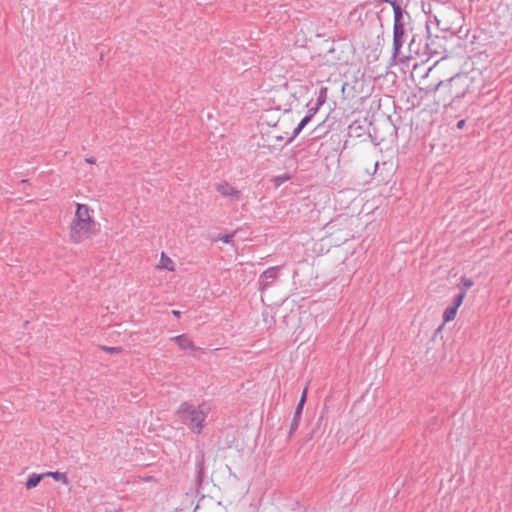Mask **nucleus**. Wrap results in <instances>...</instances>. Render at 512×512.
I'll return each instance as SVG.
<instances>
[{
    "instance_id": "nucleus-7",
    "label": "nucleus",
    "mask_w": 512,
    "mask_h": 512,
    "mask_svg": "<svg viewBox=\"0 0 512 512\" xmlns=\"http://www.w3.org/2000/svg\"><path fill=\"white\" fill-rule=\"evenodd\" d=\"M155 268L160 271H168L175 272L176 271V262L165 252L160 253L159 261L157 262Z\"/></svg>"
},
{
    "instance_id": "nucleus-15",
    "label": "nucleus",
    "mask_w": 512,
    "mask_h": 512,
    "mask_svg": "<svg viewBox=\"0 0 512 512\" xmlns=\"http://www.w3.org/2000/svg\"><path fill=\"white\" fill-rule=\"evenodd\" d=\"M306 394H307V388H305L304 391H303L302 397L300 399V403H305Z\"/></svg>"
},
{
    "instance_id": "nucleus-20",
    "label": "nucleus",
    "mask_w": 512,
    "mask_h": 512,
    "mask_svg": "<svg viewBox=\"0 0 512 512\" xmlns=\"http://www.w3.org/2000/svg\"><path fill=\"white\" fill-rule=\"evenodd\" d=\"M419 68H420V65L416 64V65L414 66V71H417Z\"/></svg>"
},
{
    "instance_id": "nucleus-13",
    "label": "nucleus",
    "mask_w": 512,
    "mask_h": 512,
    "mask_svg": "<svg viewBox=\"0 0 512 512\" xmlns=\"http://www.w3.org/2000/svg\"><path fill=\"white\" fill-rule=\"evenodd\" d=\"M272 139L275 140L276 142H278L280 145L289 143V142H286L288 137H284L282 135H275L272 137Z\"/></svg>"
},
{
    "instance_id": "nucleus-8",
    "label": "nucleus",
    "mask_w": 512,
    "mask_h": 512,
    "mask_svg": "<svg viewBox=\"0 0 512 512\" xmlns=\"http://www.w3.org/2000/svg\"><path fill=\"white\" fill-rule=\"evenodd\" d=\"M171 340L174 341L181 350L188 351L196 348L193 341L187 335L175 336Z\"/></svg>"
},
{
    "instance_id": "nucleus-2",
    "label": "nucleus",
    "mask_w": 512,
    "mask_h": 512,
    "mask_svg": "<svg viewBox=\"0 0 512 512\" xmlns=\"http://www.w3.org/2000/svg\"><path fill=\"white\" fill-rule=\"evenodd\" d=\"M208 414L206 404L192 405L182 403L177 409V415L188 428L195 433H200L204 427V422Z\"/></svg>"
},
{
    "instance_id": "nucleus-9",
    "label": "nucleus",
    "mask_w": 512,
    "mask_h": 512,
    "mask_svg": "<svg viewBox=\"0 0 512 512\" xmlns=\"http://www.w3.org/2000/svg\"><path fill=\"white\" fill-rule=\"evenodd\" d=\"M278 267H270L266 269L260 276L263 286H269L278 276Z\"/></svg>"
},
{
    "instance_id": "nucleus-18",
    "label": "nucleus",
    "mask_w": 512,
    "mask_h": 512,
    "mask_svg": "<svg viewBox=\"0 0 512 512\" xmlns=\"http://www.w3.org/2000/svg\"><path fill=\"white\" fill-rule=\"evenodd\" d=\"M85 161L89 164H95L96 163V159L91 157V158H86Z\"/></svg>"
},
{
    "instance_id": "nucleus-1",
    "label": "nucleus",
    "mask_w": 512,
    "mask_h": 512,
    "mask_svg": "<svg viewBox=\"0 0 512 512\" xmlns=\"http://www.w3.org/2000/svg\"><path fill=\"white\" fill-rule=\"evenodd\" d=\"M75 210L67 227V238L72 244H81L98 231L94 210L85 203L76 202Z\"/></svg>"
},
{
    "instance_id": "nucleus-14",
    "label": "nucleus",
    "mask_w": 512,
    "mask_h": 512,
    "mask_svg": "<svg viewBox=\"0 0 512 512\" xmlns=\"http://www.w3.org/2000/svg\"><path fill=\"white\" fill-rule=\"evenodd\" d=\"M462 283L466 289L471 288L474 284L472 279H470V278H462Z\"/></svg>"
},
{
    "instance_id": "nucleus-11",
    "label": "nucleus",
    "mask_w": 512,
    "mask_h": 512,
    "mask_svg": "<svg viewBox=\"0 0 512 512\" xmlns=\"http://www.w3.org/2000/svg\"><path fill=\"white\" fill-rule=\"evenodd\" d=\"M43 478H45L44 473H42V474L33 473V474L29 475V477L25 483V488L27 490H31V489L35 488Z\"/></svg>"
},
{
    "instance_id": "nucleus-4",
    "label": "nucleus",
    "mask_w": 512,
    "mask_h": 512,
    "mask_svg": "<svg viewBox=\"0 0 512 512\" xmlns=\"http://www.w3.org/2000/svg\"><path fill=\"white\" fill-rule=\"evenodd\" d=\"M442 87L446 90L447 97L454 100L463 97L467 93L469 85L464 77L456 75L444 82Z\"/></svg>"
},
{
    "instance_id": "nucleus-19",
    "label": "nucleus",
    "mask_w": 512,
    "mask_h": 512,
    "mask_svg": "<svg viewBox=\"0 0 512 512\" xmlns=\"http://www.w3.org/2000/svg\"><path fill=\"white\" fill-rule=\"evenodd\" d=\"M464 125H465V121H464V120H460V121L457 123V127H458L459 129L463 128V127H464Z\"/></svg>"
},
{
    "instance_id": "nucleus-3",
    "label": "nucleus",
    "mask_w": 512,
    "mask_h": 512,
    "mask_svg": "<svg viewBox=\"0 0 512 512\" xmlns=\"http://www.w3.org/2000/svg\"><path fill=\"white\" fill-rule=\"evenodd\" d=\"M441 62L442 60L436 61L433 66L418 76L416 85L421 92L427 95L432 94L444 85L442 78L447 73L442 70Z\"/></svg>"
},
{
    "instance_id": "nucleus-6",
    "label": "nucleus",
    "mask_w": 512,
    "mask_h": 512,
    "mask_svg": "<svg viewBox=\"0 0 512 512\" xmlns=\"http://www.w3.org/2000/svg\"><path fill=\"white\" fill-rule=\"evenodd\" d=\"M216 191L223 197L230 198L231 200H239L241 192L232 184L228 182H221L215 186Z\"/></svg>"
},
{
    "instance_id": "nucleus-17",
    "label": "nucleus",
    "mask_w": 512,
    "mask_h": 512,
    "mask_svg": "<svg viewBox=\"0 0 512 512\" xmlns=\"http://www.w3.org/2000/svg\"><path fill=\"white\" fill-rule=\"evenodd\" d=\"M303 406H304V403H300L298 404L297 406V409H296V414H300L302 409H303Z\"/></svg>"
},
{
    "instance_id": "nucleus-10",
    "label": "nucleus",
    "mask_w": 512,
    "mask_h": 512,
    "mask_svg": "<svg viewBox=\"0 0 512 512\" xmlns=\"http://www.w3.org/2000/svg\"><path fill=\"white\" fill-rule=\"evenodd\" d=\"M313 113L305 116L298 126L294 129L293 133L288 137L286 142H291L301 131L302 129L310 122L312 119Z\"/></svg>"
},
{
    "instance_id": "nucleus-12",
    "label": "nucleus",
    "mask_w": 512,
    "mask_h": 512,
    "mask_svg": "<svg viewBox=\"0 0 512 512\" xmlns=\"http://www.w3.org/2000/svg\"><path fill=\"white\" fill-rule=\"evenodd\" d=\"M44 476L45 477H51V478H53L56 481H60L64 485H67L69 483L67 474L64 473V472H58V471L46 472V473H44Z\"/></svg>"
},
{
    "instance_id": "nucleus-16",
    "label": "nucleus",
    "mask_w": 512,
    "mask_h": 512,
    "mask_svg": "<svg viewBox=\"0 0 512 512\" xmlns=\"http://www.w3.org/2000/svg\"><path fill=\"white\" fill-rule=\"evenodd\" d=\"M231 235H226L224 237L221 238V240L224 242V243H229L230 240H231Z\"/></svg>"
},
{
    "instance_id": "nucleus-5",
    "label": "nucleus",
    "mask_w": 512,
    "mask_h": 512,
    "mask_svg": "<svg viewBox=\"0 0 512 512\" xmlns=\"http://www.w3.org/2000/svg\"><path fill=\"white\" fill-rule=\"evenodd\" d=\"M465 296H466L465 291L459 293L454 298L453 304L451 306H448L445 308V310L443 311V315H442L443 323H442L441 327H443L445 324L455 320V318L457 316L458 309L462 305Z\"/></svg>"
}]
</instances>
